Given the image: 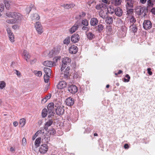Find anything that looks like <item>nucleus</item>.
<instances>
[{
  "label": "nucleus",
  "mask_w": 155,
  "mask_h": 155,
  "mask_svg": "<svg viewBox=\"0 0 155 155\" xmlns=\"http://www.w3.org/2000/svg\"><path fill=\"white\" fill-rule=\"evenodd\" d=\"M55 111L57 114L61 115L64 114V109L63 106L61 105V103L60 101L55 102Z\"/></svg>",
  "instance_id": "nucleus-1"
},
{
  "label": "nucleus",
  "mask_w": 155,
  "mask_h": 155,
  "mask_svg": "<svg viewBox=\"0 0 155 155\" xmlns=\"http://www.w3.org/2000/svg\"><path fill=\"white\" fill-rule=\"evenodd\" d=\"M136 12L139 15H142L145 17L147 15V8L145 7H142L140 6H137L135 9Z\"/></svg>",
  "instance_id": "nucleus-2"
},
{
  "label": "nucleus",
  "mask_w": 155,
  "mask_h": 155,
  "mask_svg": "<svg viewBox=\"0 0 155 155\" xmlns=\"http://www.w3.org/2000/svg\"><path fill=\"white\" fill-rule=\"evenodd\" d=\"M6 15L7 16L13 18L16 20H21L23 18L20 14L15 12H7Z\"/></svg>",
  "instance_id": "nucleus-3"
},
{
  "label": "nucleus",
  "mask_w": 155,
  "mask_h": 155,
  "mask_svg": "<svg viewBox=\"0 0 155 155\" xmlns=\"http://www.w3.org/2000/svg\"><path fill=\"white\" fill-rule=\"evenodd\" d=\"M54 107H55V102L54 103H51L48 105V111L49 114L48 117L49 118L51 117V116H54V114L53 111Z\"/></svg>",
  "instance_id": "nucleus-4"
},
{
  "label": "nucleus",
  "mask_w": 155,
  "mask_h": 155,
  "mask_svg": "<svg viewBox=\"0 0 155 155\" xmlns=\"http://www.w3.org/2000/svg\"><path fill=\"white\" fill-rule=\"evenodd\" d=\"M71 62V59L68 57H65L62 59V64L61 69L62 72L66 67L67 65L70 64Z\"/></svg>",
  "instance_id": "nucleus-5"
},
{
  "label": "nucleus",
  "mask_w": 155,
  "mask_h": 155,
  "mask_svg": "<svg viewBox=\"0 0 155 155\" xmlns=\"http://www.w3.org/2000/svg\"><path fill=\"white\" fill-rule=\"evenodd\" d=\"M143 27L146 30L150 29L152 27V24L149 20H147L144 21L143 24Z\"/></svg>",
  "instance_id": "nucleus-6"
},
{
  "label": "nucleus",
  "mask_w": 155,
  "mask_h": 155,
  "mask_svg": "<svg viewBox=\"0 0 155 155\" xmlns=\"http://www.w3.org/2000/svg\"><path fill=\"white\" fill-rule=\"evenodd\" d=\"M35 26L37 31L39 34H41L43 32V28L40 22L37 21Z\"/></svg>",
  "instance_id": "nucleus-7"
},
{
  "label": "nucleus",
  "mask_w": 155,
  "mask_h": 155,
  "mask_svg": "<svg viewBox=\"0 0 155 155\" xmlns=\"http://www.w3.org/2000/svg\"><path fill=\"white\" fill-rule=\"evenodd\" d=\"M68 91L69 92L72 94H74L78 91V88L75 85H72L68 86Z\"/></svg>",
  "instance_id": "nucleus-8"
},
{
  "label": "nucleus",
  "mask_w": 155,
  "mask_h": 155,
  "mask_svg": "<svg viewBox=\"0 0 155 155\" xmlns=\"http://www.w3.org/2000/svg\"><path fill=\"white\" fill-rule=\"evenodd\" d=\"M48 146L46 144H43L41 145L39 149V151L41 154L45 153L48 150Z\"/></svg>",
  "instance_id": "nucleus-9"
},
{
  "label": "nucleus",
  "mask_w": 155,
  "mask_h": 155,
  "mask_svg": "<svg viewBox=\"0 0 155 155\" xmlns=\"http://www.w3.org/2000/svg\"><path fill=\"white\" fill-rule=\"evenodd\" d=\"M126 2V6L127 8H133L134 6V4L135 2L134 0H125Z\"/></svg>",
  "instance_id": "nucleus-10"
},
{
  "label": "nucleus",
  "mask_w": 155,
  "mask_h": 155,
  "mask_svg": "<svg viewBox=\"0 0 155 155\" xmlns=\"http://www.w3.org/2000/svg\"><path fill=\"white\" fill-rule=\"evenodd\" d=\"M79 39V36L77 34H75L73 35L71 37V41L74 43H76L78 42Z\"/></svg>",
  "instance_id": "nucleus-11"
},
{
  "label": "nucleus",
  "mask_w": 155,
  "mask_h": 155,
  "mask_svg": "<svg viewBox=\"0 0 155 155\" xmlns=\"http://www.w3.org/2000/svg\"><path fill=\"white\" fill-rule=\"evenodd\" d=\"M69 51L70 53L71 54H75L78 51L77 47L74 45H71L69 48Z\"/></svg>",
  "instance_id": "nucleus-12"
},
{
  "label": "nucleus",
  "mask_w": 155,
  "mask_h": 155,
  "mask_svg": "<svg viewBox=\"0 0 155 155\" xmlns=\"http://www.w3.org/2000/svg\"><path fill=\"white\" fill-rule=\"evenodd\" d=\"M67 83L64 81H62L59 82L57 85V87L58 89H62L66 87Z\"/></svg>",
  "instance_id": "nucleus-13"
},
{
  "label": "nucleus",
  "mask_w": 155,
  "mask_h": 155,
  "mask_svg": "<svg viewBox=\"0 0 155 155\" xmlns=\"http://www.w3.org/2000/svg\"><path fill=\"white\" fill-rule=\"evenodd\" d=\"M53 123V120L52 119H50L45 123L44 128L45 130L47 131L48 127L50 126Z\"/></svg>",
  "instance_id": "nucleus-14"
},
{
  "label": "nucleus",
  "mask_w": 155,
  "mask_h": 155,
  "mask_svg": "<svg viewBox=\"0 0 155 155\" xmlns=\"http://www.w3.org/2000/svg\"><path fill=\"white\" fill-rule=\"evenodd\" d=\"M98 23L97 19L95 18H91L90 21V24L91 26L94 27L96 26Z\"/></svg>",
  "instance_id": "nucleus-15"
},
{
  "label": "nucleus",
  "mask_w": 155,
  "mask_h": 155,
  "mask_svg": "<svg viewBox=\"0 0 155 155\" xmlns=\"http://www.w3.org/2000/svg\"><path fill=\"white\" fill-rule=\"evenodd\" d=\"M65 102L67 105L71 106L74 104V101L73 98L69 97L66 99Z\"/></svg>",
  "instance_id": "nucleus-16"
},
{
  "label": "nucleus",
  "mask_w": 155,
  "mask_h": 155,
  "mask_svg": "<svg viewBox=\"0 0 155 155\" xmlns=\"http://www.w3.org/2000/svg\"><path fill=\"white\" fill-rule=\"evenodd\" d=\"M79 23H76L70 29V32L72 34L79 27Z\"/></svg>",
  "instance_id": "nucleus-17"
},
{
  "label": "nucleus",
  "mask_w": 155,
  "mask_h": 155,
  "mask_svg": "<svg viewBox=\"0 0 155 155\" xmlns=\"http://www.w3.org/2000/svg\"><path fill=\"white\" fill-rule=\"evenodd\" d=\"M107 8V5L103 3H100L97 5L95 6V8L99 10H102Z\"/></svg>",
  "instance_id": "nucleus-18"
},
{
  "label": "nucleus",
  "mask_w": 155,
  "mask_h": 155,
  "mask_svg": "<svg viewBox=\"0 0 155 155\" xmlns=\"http://www.w3.org/2000/svg\"><path fill=\"white\" fill-rule=\"evenodd\" d=\"M115 15L118 17H120L122 16L123 12L122 9L119 7H117L114 10Z\"/></svg>",
  "instance_id": "nucleus-19"
},
{
  "label": "nucleus",
  "mask_w": 155,
  "mask_h": 155,
  "mask_svg": "<svg viewBox=\"0 0 155 155\" xmlns=\"http://www.w3.org/2000/svg\"><path fill=\"white\" fill-rule=\"evenodd\" d=\"M75 6V4L72 3H71L69 4H64L61 5V6L64 7V8L67 9H69L70 8H72Z\"/></svg>",
  "instance_id": "nucleus-20"
},
{
  "label": "nucleus",
  "mask_w": 155,
  "mask_h": 155,
  "mask_svg": "<svg viewBox=\"0 0 155 155\" xmlns=\"http://www.w3.org/2000/svg\"><path fill=\"white\" fill-rule=\"evenodd\" d=\"M113 21V18L111 17L108 16L106 18L105 22L108 24H112Z\"/></svg>",
  "instance_id": "nucleus-21"
},
{
  "label": "nucleus",
  "mask_w": 155,
  "mask_h": 155,
  "mask_svg": "<svg viewBox=\"0 0 155 155\" xmlns=\"http://www.w3.org/2000/svg\"><path fill=\"white\" fill-rule=\"evenodd\" d=\"M43 64L45 66L51 67L53 66L54 63L51 61H46L43 63Z\"/></svg>",
  "instance_id": "nucleus-22"
},
{
  "label": "nucleus",
  "mask_w": 155,
  "mask_h": 155,
  "mask_svg": "<svg viewBox=\"0 0 155 155\" xmlns=\"http://www.w3.org/2000/svg\"><path fill=\"white\" fill-rule=\"evenodd\" d=\"M4 2L6 9H9L10 7L11 4L12 3L11 1L10 0H5Z\"/></svg>",
  "instance_id": "nucleus-23"
},
{
  "label": "nucleus",
  "mask_w": 155,
  "mask_h": 155,
  "mask_svg": "<svg viewBox=\"0 0 155 155\" xmlns=\"http://www.w3.org/2000/svg\"><path fill=\"white\" fill-rule=\"evenodd\" d=\"M59 53L58 51H56L55 49L52 50L49 53V56L50 58L52 57L54 55L57 54Z\"/></svg>",
  "instance_id": "nucleus-24"
},
{
  "label": "nucleus",
  "mask_w": 155,
  "mask_h": 155,
  "mask_svg": "<svg viewBox=\"0 0 155 155\" xmlns=\"http://www.w3.org/2000/svg\"><path fill=\"white\" fill-rule=\"evenodd\" d=\"M88 38L89 40H92L95 38V35L91 32H86Z\"/></svg>",
  "instance_id": "nucleus-25"
},
{
  "label": "nucleus",
  "mask_w": 155,
  "mask_h": 155,
  "mask_svg": "<svg viewBox=\"0 0 155 155\" xmlns=\"http://www.w3.org/2000/svg\"><path fill=\"white\" fill-rule=\"evenodd\" d=\"M44 71L46 75H51V71L50 68H44Z\"/></svg>",
  "instance_id": "nucleus-26"
},
{
  "label": "nucleus",
  "mask_w": 155,
  "mask_h": 155,
  "mask_svg": "<svg viewBox=\"0 0 155 155\" xmlns=\"http://www.w3.org/2000/svg\"><path fill=\"white\" fill-rule=\"evenodd\" d=\"M70 70V67H67L66 69L64 71V78H67L69 75V71Z\"/></svg>",
  "instance_id": "nucleus-27"
},
{
  "label": "nucleus",
  "mask_w": 155,
  "mask_h": 155,
  "mask_svg": "<svg viewBox=\"0 0 155 155\" xmlns=\"http://www.w3.org/2000/svg\"><path fill=\"white\" fill-rule=\"evenodd\" d=\"M104 29V26L99 23L97 26V31L99 32H101Z\"/></svg>",
  "instance_id": "nucleus-28"
},
{
  "label": "nucleus",
  "mask_w": 155,
  "mask_h": 155,
  "mask_svg": "<svg viewBox=\"0 0 155 155\" xmlns=\"http://www.w3.org/2000/svg\"><path fill=\"white\" fill-rule=\"evenodd\" d=\"M23 55L24 56L26 61H27V59H29L30 58V56L28 54L27 51L26 50H24Z\"/></svg>",
  "instance_id": "nucleus-29"
},
{
  "label": "nucleus",
  "mask_w": 155,
  "mask_h": 155,
  "mask_svg": "<svg viewBox=\"0 0 155 155\" xmlns=\"http://www.w3.org/2000/svg\"><path fill=\"white\" fill-rule=\"evenodd\" d=\"M130 29L134 33L137 32V28L136 26L132 24L130 26Z\"/></svg>",
  "instance_id": "nucleus-30"
},
{
  "label": "nucleus",
  "mask_w": 155,
  "mask_h": 155,
  "mask_svg": "<svg viewBox=\"0 0 155 155\" xmlns=\"http://www.w3.org/2000/svg\"><path fill=\"white\" fill-rule=\"evenodd\" d=\"M41 138L40 137H38L35 140V144L37 147L40 146L41 143Z\"/></svg>",
  "instance_id": "nucleus-31"
},
{
  "label": "nucleus",
  "mask_w": 155,
  "mask_h": 155,
  "mask_svg": "<svg viewBox=\"0 0 155 155\" xmlns=\"http://www.w3.org/2000/svg\"><path fill=\"white\" fill-rule=\"evenodd\" d=\"M40 17L39 15L37 14H34L32 16V20H38L40 19Z\"/></svg>",
  "instance_id": "nucleus-32"
},
{
  "label": "nucleus",
  "mask_w": 155,
  "mask_h": 155,
  "mask_svg": "<svg viewBox=\"0 0 155 155\" xmlns=\"http://www.w3.org/2000/svg\"><path fill=\"white\" fill-rule=\"evenodd\" d=\"M19 123L20 125H21V127H23L24 126L26 123L25 119L24 118L20 119L19 121Z\"/></svg>",
  "instance_id": "nucleus-33"
},
{
  "label": "nucleus",
  "mask_w": 155,
  "mask_h": 155,
  "mask_svg": "<svg viewBox=\"0 0 155 155\" xmlns=\"http://www.w3.org/2000/svg\"><path fill=\"white\" fill-rule=\"evenodd\" d=\"M48 113V112L47 109L46 108L44 109L42 112V117H45L47 116Z\"/></svg>",
  "instance_id": "nucleus-34"
},
{
  "label": "nucleus",
  "mask_w": 155,
  "mask_h": 155,
  "mask_svg": "<svg viewBox=\"0 0 155 155\" xmlns=\"http://www.w3.org/2000/svg\"><path fill=\"white\" fill-rule=\"evenodd\" d=\"M32 8L35 9V8L33 5H31V6L28 7L26 8L27 13L28 14L31 10Z\"/></svg>",
  "instance_id": "nucleus-35"
},
{
  "label": "nucleus",
  "mask_w": 155,
  "mask_h": 155,
  "mask_svg": "<svg viewBox=\"0 0 155 155\" xmlns=\"http://www.w3.org/2000/svg\"><path fill=\"white\" fill-rule=\"evenodd\" d=\"M122 0H114V3L115 6H118L120 5Z\"/></svg>",
  "instance_id": "nucleus-36"
},
{
  "label": "nucleus",
  "mask_w": 155,
  "mask_h": 155,
  "mask_svg": "<svg viewBox=\"0 0 155 155\" xmlns=\"http://www.w3.org/2000/svg\"><path fill=\"white\" fill-rule=\"evenodd\" d=\"M130 21L133 24H134L136 22V20L133 15H131L130 16Z\"/></svg>",
  "instance_id": "nucleus-37"
},
{
  "label": "nucleus",
  "mask_w": 155,
  "mask_h": 155,
  "mask_svg": "<svg viewBox=\"0 0 155 155\" xmlns=\"http://www.w3.org/2000/svg\"><path fill=\"white\" fill-rule=\"evenodd\" d=\"M132 8H127V14L128 15H131L133 13L134 11V9Z\"/></svg>",
  "instance_id": "nucleus-38"
},
{
  "label": "nucleus",
  "mask_w": 155,
  "mask_h": 155,
  "mask_svg": "<svg viewBox=\"0 0 155 155\" xmlns=\"http://www.w3.org/2000/svg\"><path fill=\"white\" fill-rule=\"evenodd\" d=\"M82 24L85 26H87L88 25V22L86 19L82 20L81 22Z\"/></svg>",
  "instance_id": "nucleus-39"
},
{
  "label": "nucleus",
  "mask_w": 155,
  "mask_h": 155,
  "mask_svg": "<svg viewBox=\"0 0 155 155\" xmlns=\"http://www.w3.org/2000/svg\"><path fill=\"white\" fill-rule=\"evenodd\" d=\"M6 86V84L4 81H0V88L3 89Z\"/></svg>",
  "instance_id": "nucleus-40"
},
{
  "label": "nucleus",
  "mask_w": 155,
  "mask_h": 155,
  "mask_svg": "<svg viewBox=\"0 0 155 155\" xmlns=\"http://www.w3.org/2000/svg\"><path fill=\"white\" fill-rule=\"evenodd\" d=\"M70 38L69 37H67L64 41V43L68 44L70 42Z\"/></svg>",
  "instance_id": "nucleus-41"
},
{
  "label": "nucleus",
  "mask_w": 155,
  "mask_h": 155,
  "mask_svg": "<svg viewBox=\"0 0 155 155\" xmlns=\"http://www.w3.org/2000/svg\"><path fill=\"white\" fill-rule=\"evenodd\" d=\"M34 73L37 76H38V77H41L42 74V72L41 71H34Z\"/></svg>",
  "instance_id": "nucleus-42"
},
{
  "label": "nucleus",
  "mask_w": 155,
  "mask_h": 155,
  "mask_svg": "<svg viewBox=\"0 0 155 155\" xmlns=\"http://www.w3.org/2000/svg\"><path fill=\"white\" fill-rule=\"evenodd\" d=\"M50 75H45L44 76V81L45 83H48L49 80V78Z\"/></svg>",
  "instance_id": "nucleus-43"
},
{
  "label": "nucleus",
  "mask_w": 155,
  "mask_h": 155,
  "mask_svg": "<svg viewBox=\"0 0 155 155\" xmlns=\"http://www.w3.org/2000/svg\"><path fill=\"white\" fill-rule=\"evenodd\" d=\"M147 4L148 6L152 7L153 5V3L152 0H148L147 1Z\"/></svg>",
  "instance_id": "nucleus-44"
},
{
  "label": "nucleus",
  "mask_w": 155,
  "mask_h": 155,
  "mask_svg": "<svg viewBox=\"0 0 155 155\" xmlns=\"http://www.w3.org/2000/svg\"><path fill=\"white\" fill-rule=\"evenodd\" d=\"M8 37L9 40L11 42H13L14 41V36L13 34L10 35Z\"/></svg>",
  "instance_id": "nucleus-45"
},
{
  "label": "nucleus",
  "mask_w": 155,
  "mask_h": 155,
  "mask_svg": "<svg viewBox=\"0 0 155 155\" xmlns=\"http://www.w3.org/2000/svg\"><path fill=\"white\" fill-rule=\"evenodd\" d=\"M79 75L78 72H75L73 74V78L74 79H77L79 77Z\"/></svg>",
  "instance_id": "nucleus-46"
},
{
  "label": "nucleus",
  "mask_w": 155,
  "mask_h": 155,
  "mask_svg": "<svg viewBox=\"0 0 155 155\" xmlns=\"http://www.w3.org/2000/svg\"><path fill=\"white\" fill-rule=\"evenodd\" d=\"M49 131L50 134L52 135H54L56 133V131L54 129H51L49 130Z\"/></svg>",
  "instance_id": "nucleus-47"
},
{
  "label": "nucleus",
  "mask_w": 155,
  "mask_h": 155,
  "mask_svg": "<svg viewBox=\"0 0 155 155\" xmlns=\"http://www.w3.org/2000/svg\"><path fill=\"white\" fill-rule=\"evenodd\" d=\"M6 31L7 32V33L8 35V36H9L10 35H12L13 34V33L12 32L11 29L10 28H8L6 29Z\"/></svg>",
  "instance_id": "nucleus-48"
},
{
  "label": "nucleus",
  "mask_w": 155,
  "mask_h": 155,
  "mask_svg": "<svg viewBox=\"0 0 155 155\" xmlns=\"http://www.w3.org/2000/svg\"><path fill=\"white\" fill-rule=\"evenodd\" d=\"M6 21L9 23H13L15 22V20L13 19L7 20Z\"/></svg>",
  "instance_id": "nucleus-49"
},
{
  "label": "nucleus",
  "mask_w": 155,
  "mask_h": 155,
  "mask_svg": "<svg viewBox=\"0 0 155 155\" xmlns=\"http://www.w3.org/2000/svg\"><path fill=\"white\" fill-rule=\"evenodd\" d=\"M27 143L25 137L23 138L22 140V144L23 146H25Z\"/></svg>",
  "instance_id": "nucleus-50"
},
{
  "label": "nucleus",
  "mask_w": 155,
  "mask_h": 155,
  "mask_svg": "<svg viewBox=\"0 0 155 155\" xmlns=\"http://www.w3.org/2000/svg\"><path fill=\"white\" fill-rule=\"evenodd\" d=\"M86 26H83L82 27V29L83 31H88L89 30V28Z\"/></svg>",
  "instance_id": "nucleus-51"
},
{
  "label": "nucleus",
  "mask_w": 155,
  "mask_h": 155,
  "mask_svg": "<svg viewBox=\"0 0 155 155\" xmlns=\"http://www.w3.org/2000/svg\"><path fill=\"white\" fill-rule=\"evenodd\" d=\"M106 29L109 31H111L112 29L111 26L110 25L107 26Z\"/></svg>",
  "instance_id": "nucleus-52"
},
{
  "label": "nucleus",
  "mask_w": 155,
  "mask_h": 155,
  "mask_svg": "<svg viewBox=\"0 0 155 155\" xmlns=\"http://www.w3.org/2000/svg\"><path fill=\"white\" fill-rule=\"evenodd\" d=\"M150 12L152 14L155 15V8L154 7L152 8L151 9Z\"/></svg>",
  "instance_id": "nucleus-53"
},
{
  "label": "nucleus",
  "mask_w": 155,
  "mask_h": 155,
  "mask_svg": "<svg viewBox=\"0 0 155 155\" xmlns=\"http://www.w3.org/2000/svg\"><path fill=\"white\" fill-rule=\"evenodd\" d=\"M39 134V133H38V131L32 137V140H34L38 136V135Z\"/></svg>",
  "instance_id": "nucleus-54"
},
{
  "label": "nucleus",
  "mask_w": 155,
  "mask_h": 155,
  "mask_svg": "<svg viewBox=\"0 0 155 155\" xmlns=\"http://www.w3.org/2000/svg\"><path fill=\"white\" fill-rule=\"evenodd\" d=\"M4 7L3 4L0 5V12H2L4 9Z\"/></svg>",
  "instance_id": "nucleus-55"
},
{
  "label": "nucleus",
  "mask_w": 155,
  "mask_h": 155,
  "mask_svg": "<svg viewBox=\"0 0 155 155\" xmlns=\"http://www.w3.org/2000/svg\"><path fill=\"white\" fill-rule=\"evenodd\" d=\"M147 71L148 74L150 75H151L152 74V72L150 71H151V68H148L147 69Z\"/></svg>",
  "instance_id": "nucleus-56"
},
{
  "label": "nucleus",
  "mask_w": 155,
  "mask_h": 155,
  "mask_svg": "<svg viewBox=\"0 0 155 155\" xmlns=\"http://www.w3.org/2000/svg\"><path fill=\"white\" fill-rule=\"evenodd\" d=\"M51 96V94H49L48 95H47L45 97L47 100L49 99Z\"/></svg>",
  "instance_id": "nucleus-57"
},
{
  "label": "nucleus",
  "mask_w": 155,
  "mask_h": 155,
  "mask_svg": "<svg viewBox=\"0 0 155 155\" xmlns=\"http://www.w3.org/2000/svg\"><path fill=\"white\" fill-rule=\"evenodd\" d=\"M99 15L100 17H101L103 19H104L106 18L105 16L104 15H103L102 13H100Z\"/></svg>",
  "instance_id": "nucleus-58"
},
{
  "label": "nucleus",
  "mask_w": 155,
  "mask_h": 155,
  "mask_svg": "<svg viewBox=\"0 0 155 155\" xmlns=\"http://www.w3.org/2000/svg\"><path fill=\"white\" fill-rule=\"evenodd\" d=\"M16 72V74L19 77H20L21 74L19 71H18L15 70Z\"/></svg>",
  "instance_id": "nucleus-59"
},
{
  "label": "nucleus",
  "mask_w": 155,
  "mask_h": 155,
  "mask_svg": "<svg viewBox=\"0 0 155 155\" xmlns=\"http://www.w3.org/2000/svg\"><path fill=\"white\" fill-rule=\"evenodd\" d=\"M47 100L45 98H44L42 100L41 102L42 103H45Z\"/></svg>",
  "instance_id": "nucleus-60"
},
{
  "label": "nucleus",
  "mask_w": 155,
  "mask_h": 155,
  "mask_svg": "<svg viewBox=\"0 0 155 155\" xmlns=\"http://www.w3.org/2000/svg\"><path fill=\"white\" fill-rule=\"evenodd\" d=\"M124 147L126 149H128L129 147V146L126 143L124 145Z\"/></svg>",
  "instance_id": "nucleus-61"
},
{
  "label": "nucleus",
  "mask_w": 155,
  "mask_h": 155,
  "mask_svg": "<svg viewBox=\"0 0 155 155\" xmlns=\"http://www.w3.org/2000/svg\"><path fill=\"white\" fill-rule=\"evenodd\" d=\"M85 15H86V14H85V12H82L81 15H80L79 16L80 17H84Z\"/></svg>",
  "instance_id": "nucleus-62"
},
{
  "label": "nucleus",
  "mask_w": 155,
  "mask_h": 155,
  "mask_svg": "<svg viewBox=\"0 0 155 155\" xmlns=\"http://www.w3.org/2000/svg\"><path fill=\"white\" fill-rule=\"evenodd\" d=\"M147 0H140V2L143 4H144L146 3Z\"/></svg>",
  "instance_id": "nucleus-63"
},
{
  "label": "nucleus",
  "mask_w": 155,
  "mask_h": 155,
  "mask_svg": "<svg viewBox=\"0 0 155 155\" xmlns=\"http://www.w3.org/2000/svg\"><path fill=\"white\" fill-rule=\"evenodd\" d=\"M14 126L16 127L18 125V123L17 121L14 122L13 123Z\"/></svg>",
  "instance_id": "nucleus-64"
}]
</instances>
